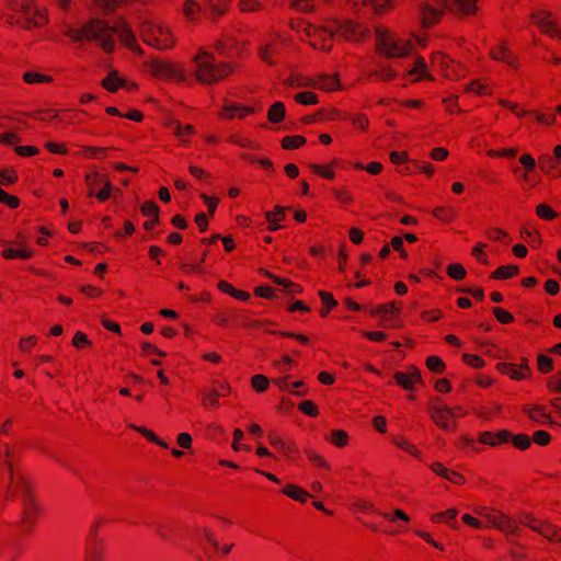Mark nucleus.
Wrapping results in <instances>:
<instances>
[{
	"label": "nucleus",
	"instance_id": "1",
	"mask_svg": "<svg viewBox=\"0 0 561 561\" xmlns=\"http://www.w3.org/2000/svg\"><path fill=\"white\" fill-rule=\"evenodd\" d=\"M65 34L75 42H81L84 38L95 41L106 53H112L115 48L114 35H117L130 49L139 48L134 33L123 20L110 25L104 20L93 18L81 27H68Z\"/></svg>",
	"mask_w": 561,
	"mask_h": 561
},
{
	"label": "nucleus",
	"instance_id": "2",
	"mask_svg": "<svg viewBox=\"0 0 561 561\" xmlns=\"http://www.w3.org/2000/svg\"><path fill=\"white\" fill-rule=\"evenodd\" d=\"M431 2H421L419 5V16L423 26L428 27L435 24L443 15L445 10L456 14H469L476 10V0H432Z\"/></svg>",
	"mask_w": 561,
	"mask_h": 561
},
{
	"label": "nucleus",
	"instance_id": "3",
	"mask_svg": "<svg viewBox=\"0 0 561 561\" xmlns=\"http://www.w3.org/2000/svg\"><path fill=\"white\" fill-rule=\"evenodd\" d=\"M193 60L196 64V79L204 84H211L232 71L230 64L216 65L214 56L207 51H201Z\"/></svg>",
	"mask_w": 561,
	"mask_h": 561
},
{
	"label": "nucleus",
	"instance_id": "4",
	"mask_svg": "<svg viewBox=\"0 0 561 561\" xmlns=\"http://www.w3.org/2000/svg\"><path fill=\"white\" fill-rule=\"evenodd\" d=\"M377 48L389 58L404 57L409 54L410 46L387 35H379Z\"/></svg>",
	"mask_w": 561,
	"mask_h": 561
},
{
	"label": "nucleus",
	"instance_id": "5",
	"mask_svg": "<svg viewBox=\"0 0 561 561\" xmlns=\"http://www.w3.org/2000/svg\"><path fill=\"white\" fill-rule=\"evenodd\" d=\"M335 27L322 28L321 32L328 33L329 37H333L336 33L348 41H359L364 36V30L351 20L335 21Z\"/></svg>",
	"mask_w": 561,
	"mask_h": 561
},
{
	"label": "nucleus",
	"instance_id": "6",
	"mask_svg": "<svg viewBox=\"0 0 561 561\" xmlns=\"http://www.w3.org/2000/svg\"><path fill=\"white\" fill-rule=\"evenodd\" d=\"M12 493L21 500V507L23 508L26 503H37L32 485L24 476L16 477L15 482L7 485V494Z\"/></svg>",
	"mask_w": 561,
	"mask_h": 561
},
{
	"label": "nucleus",
	"instance_id": "7",
	"mask_svg": "<svg viewBox=\"0 0 561 561\" xmlns=\"http://www.w3.org/2000/svg\"><path fill=\"white\" fill-rule=\"evenodd\" d=\"M148 70L156 77L162 79H175L179 81L185 80L183 70L178 69L172 64L164 62L159 59H152L147 64Z\"/></svg>",
	"mask_w": 561,
	"mask_h": 561
},
{
	"label": "nucleus",
	"instance_id": "8",
	"mask_svg": "<svg viewBox=\"0 0 561 561\" xmlns=\"http://www.w3.org/2000/svg\"><path fill=\"white\" fill-rule=\"evenodd\" d=\"M21 16L15 21L24 28L38 27L46 23V18L37 9L24 3L20 4Z\"/></svg>",
	"mask_w": 561,
	"mask_h": 561
},
{
	"label": "nucleus",
	"instance_id": "9",
	"mask_svg": "<svg viewBox=\"0 0 561 561\" xmlns=\"http://www.w3.org/2000/svg\"><path fill=\"white\" fill-rule=\"evenodd\" d=\"M370 313L373 316H381L382 321L387 322L385 324L389 328H396L399 327V323L397 322L396 318L400 313V307L397 306L396 302H389L385 305H379L370 310Z\"/></svg>",
	"mask_w": 561,
	"mask_h": 561
},
{
	"label": "nucleus",
	"instance_id": "10",
	"mask_svg": "<svg viewBox=\"0 0 561 561\" xmlns=\"http://www.w3.org/2000/svg\"><path fill=\"white\" fill-rule=\"evenodd\" d=\"M39 503H26L21 511L20 519L18 524L26 531H31L36 524L38 514L41 513Z\"/></svg>",
	"mask_w": 561,
	"mask_h": 561
},
{
	"label": "nucleus",
	"instance_id": "11",
	"mask_svg": "<svg viewBox=\"0 0 561 561\" xmlns=\"http://www.w3.org/2000/svg\"><path fill=\"white\" fill-rule=\"evenodd\" d=\"M431 416L433 421L443 430L451 431L455 427V424L449 422L448 417L456 416V413L453 409L444 405V407H433L431 410Z\"/></svg>",
	"mask_w": 561,
	"mask_h": 561
},
{
	"label": "nucleus",
	"instance_id": "12",
	"mask_svg": "<svg viewBox=\"0 0 561 561\" xmlns=\"http://www.w3.org/2000/svg\"><path fill=\"white\" fill-rule=\"evenodd\" d=\"M531 19L534 22L542 28L543 32L554 36L558 35L561 38V34L559 33V30L557 28V22L552 18L551 13L548 11H539L535 12L531 15Z\"/></svg>",
	"mask_w": 561,
	"mask_h": 561
},
{
	"label": "nucleus",
	"instance_id": "13",
	"mask_svg": "<svg viewBox=\"0 0 561 561\" xmlns=\"http://www.w3.org/2000/svg\"><path fill=\"white\" fill-rule=\"evenodd\" d=\"M488 519L493 527H495L508 535H514L517 533L518 528L515 525V523L505 515H501V516L489 515Z\"/></svg>",
	"mask_w": 561,
	"mask_h": 561
},
{
	"label": "nucleus",
	"instance_id": "14",
	"mask_svg": "<svg viewBox=\"0 0 561 561\" xmlns=\"http://www.w3.org/2000/svg\"><path fill=\"white\" fill-rule=\"evenodd\" d=\"M16 248L8 247L3 250L2 255L7 260L12 259H30L33 255V251L24 245L23 241L14 242Z\"/></svg>",
	"mask_w": 561,
	"mask_h": 561
},
{
	"label": "nucleus",
	"instance_id": "15",
	"mask_svg": "<svg viewBox=\"0 0 561 561\" xmlns=\"http://www.w3.org/2000/svg\"><path fill=\"white\" fill-rule=\"evenodd\" d=\"M530 529L539 533L549 540H561L560 529L553 525L541 523L540 525H530Z\"/></svg>",
	"mask_w": 561,
	"mask_h": 561
},
{
	"label": "nucleus",
	"instance_id": "16",
	"mask_svg": "<svg viewBox=\"0 0 561 561\" xmlns=\"http://www.w3.org/2000/svg\"><path fill=\"white\" fill-rule=\"evenodd\" d=\"M524 411L528 414V416L539 423V424H546V423H551V419L549 417V415L546 413L545 409L540 405H536L531 409H529L528 407H525L524 408Z\"/></svg>",
	"mask_w": 561,
	"mask_h": 561
},
{
	"label": "nucleus",
	"instance_id": "17",
	"mask_svg": "<svg viewBox=\"0 0 561 561\" xmlns=\"http://www.w3.org/2000/svg\"><path fill=\"white\" fill-rule=\"evenodd\" d=\"M253 112H254V110L249 106H242V105H237V104H227L224 107L222 115L225 117H229V118L234 117V116L244 117L245 115L251 114Z\"/></svg>",
	"mask_w": 561,
	"mask_h": 561
},
{
	"label": "nucleus",
	"instance_id": "18",
	"mask_svg": "<svg viewBox=\"0 0 561 561\" xmlns=\"http://www.w3.org/2000/svg\"><path fill=\"white\" fill-rule=\"evenodd\" d=\"M266 275L274 282L276 283L277 285L279 286H283L284 287V290L289 294V295H294V294H299L301 293L302 288L298 285V284H295V283H291L290 280L286 279V278H280V277H277L275 275H272L270 273H266Z\"/></svg>",
	"mask_w": 561,
	"mask_h": 561
},
{
	"label": "nucleus",
	"instance_id": "19",
	"mask_svg": "<svg viewBox=\"0 0 561 561\" xmlns=\"http://www.w3.org/2000/svg\"><path fill=\"white\" fill-rule=\"evenodd\" d=\"M125 80L121 79L116 71H111L102 81V85L110 92H115L119 87H125Z\"/></svg>",
	"mask_w": 561,
	"mask_h": 561
},
{
	"label": "nucleus",
	"instance_id": "20",
	"mask_svg": "<svg viewBox=\"0 0 561 561\" xmlns=\"http://www.w3.org/2000/svg\"><path fill=\"white\" fill-rule=\"evenodd\" d=\"M283 493L289 496L290 499L302 503L306 502V500L310 496L308 492L294 484H288L283 490Z\"/></svg>",
	"mask_w": 561,
	"mask_h": 561
},
{
	"label": "nucleus",
	"instance_id": "21",
	"mask_svg": "<svg viewBox=\"0 0 561 561\" xmlns=\"http://www.w3.org/2000/svg\"><path fill=\"white\" fill-rule=\"evenodd\" d=\"M268 121L271 123H279L285 117V105L282 102H275L268 110L267 113Z\"/></svg>",
	"mask_w": 561,
	"mask_h": 561
},
{
	"label": "nucleus",
	"instance_id": "22",
	"mask_svg": "<svg viewBox=\"0 0 561 561\" xmlns=\"http://www.w3.org/2000/svg\"><path fill=\"white\" fill-rule=\"evenodd\" d=\"M518 272H519V268L517 265L500 266L492 273V277L496 278V279H506V278L517 275Z\"/></svg>",
	"mask_w": 561,
	"mask_h": 561
},
{
	"label": "nucleus",
	"instance_id": "23",
	"mask_svg": "<svg viewBox=\"0 0 561 561\" xmlns=\"http://www.w3.org/2000/svg\"><path fill=\"white\" fill-rule=\"evenodd\" d=\"M314 87L327 91H333L339 87V80L335 77L323 75L319 77Z\"/></svg>",
	"mask_w": 561,
	"mask_h": 561
},
{
	"label": "nucleus",
	"instance_id": "24",
	"mask_svg": "<svg viewBox=\"0 0 561 561\" xmlns=\"http://www.w3.org/2000/svg\"><path fill=\"white\" fill-rule=\"evenodd\" d=\"M306 142V138L299 135L296 136H287L282 140V146L284 149H296L302 146Z\"/></svg>",
	"mask_w": 561,
	"mask_h": 561
},
{
	"label": "nucleus",
	"instance_id": "25",
	"mask_svg": "<svg viewBox=\"0 0 561 561\" xmlns=\"http://www.w3.org/2000/svg\"><path fill=\"white\" fill-rule=\"evenodd\" d=\"M431 469L436 474H438V476H440V477H443V478H445L447 480H453V476L461 478V476L458 472L445 468L440 462L432 463L431 465Z\"/></svg>",
	"mask_w": 561,
	"mask_h": 561
},
{
	"label": "nucleus",
	"instance_id": "26",
	"mask_svg": "<svg viewBox=\"0 0 561 561\" xmlns=\"http://www.w3.org/2000/svg\"><path fill=\"white\" fill-rule=\"evenodd\" d=\"M492 58L504 61L511 66H515L514 57L504 47H500L492 51Z\"/></svg>",
	"mask_w": 561,
	"mask_h": 561
},
{
	"label": "nucleus",
	"instance_id": "27",
	"mask_svg": "<svg viewBox=\"0 0 561 561\" xmlns=\"http://www.w3.org/2000/svg\"><path fill=\"white\" fill-rule=\"evenodd\" d=\"M536 214L545 220H552L558 216L557 213L546 204H539L536 208Z\"/></svg>",
	"mask_w": 561,
	"mask_h": 561
},
{
	"label": "nucleus",
	"instance_id": "28",
	"mask_svg": "<svg viewBox=\"0 0 561 561\" xmlns=\"http://www.w3.org/2000/svg\"><path fill=\"white\" fill-rule=\"evenodd\" d=\"M208 5L211 14L215 16L222 15L226 12V3L219 0H204Z\"/></svg>",
	"mask_w": 561,
	"mask_h": 561
},
{
	"label": "nucleus",
	"instance_id": "29",
	"mask_svg": "<svg viewBox=\"0 0 561 561\" xmlns=\"http://www.w3.org/2000/svg\"><path fill=\"white\" fill-rule=\"evenodd\" d=\"M394 379L398 385H400L405 390H412L413 389V382L411 380V376L403 371H397L394 374Z\"/></svg>",
	"mask_w": 561,
	"mask_h": 561
},
{
	"label": "nucleus",
	"instance_id": "30",
	"mask_svg": "<svg viewBox=\"0 0 561 561\" xmlns=\"http://www.w3.org/2000/svg\"><path fill=\"white\" fill-rule=\"evenodd\" d=\"M141 213L145 215V216H152L154 217V221H158L159 220V207L158 205L152 202V201H149V202H146L142 206H141Z\"/></svg>",
	"mask_w": 561,
	"mask_h": 561
},
{
	"label": "nucleus",
	"instance_id": "31",
	"mask_svg": "<svg viewBox=\"0 0 561 561\" xmlns=\"http://www.w3.org/2000/svg\"><path fill=\"white\" fill-rule=\"evenodd\" d=\"M295 100L304 105L317 104L318 96L312 92H300L295 95Z\"/></svg>",
	"mask_w": 561,
	"mask_h": 561
},
{
	"label": "nucleus",
	"instance_id": "32",
	"mask_svg": "<svg viewBox=\"0 0 561 561\" xmlns=\"http://www.w3.org/2000/svg\"><path fill=\"white\" fill-rule=\"evenodd\" d=\"M426 366L434 373H442L445 368L444 362L438 356H430L426 359Z\"/></svg>",
	"mask_w": 561,
	"mask_h": 561
},
{
	"label": "nucleus",
	"instance_id": "33",
	"mask_svg": "<svg viewBox=\"0 0 561 561\" xmlns=\"http://www.w3.org/2000/svg\"><path fill=\"white\" fill-rule=\"evenodd\" d=\"M447 273L450 277H453L456 280H460L466 276V270L460 264H451L447 268Z\"/></svg>",
	"mask_w": 561,
	"mask_h": 561
},
{
	"label": "nucleus",
	"instance_id": "34",
	"mask_svg": "<svg viewBox=\"0 0 561 561\" xmlns=\"http://www.w3.org/2000/svg\"><path fill=\"white\" fill-rule=\"evenodd\" d=\"M512 440H513V444L518 449H522V450L527 449L530 446V444H531L530 437L528 435H526V434L515 435V436L512 437Z\"/></svg>",
	"mask_w": 561,
	"mask_h": 561
},
{
	"label": "nucleus",
	"instance_id": "35",
	"mask_svg": "<svg viewBox=\"0 0 561 561\" xmlns=\"http://www.w3.org/2000/svg\"><path fill=\"white\" fill-rule=\"evenodd\" d=\"M364 2L371 5L374 11L378 14L383 13L390 5V0H364Z\"/></svg>",
	"mask_w": 561,
	"mask_h": 561
},
{
	"label": "nucleus",
	"instance_id": "36",
	"mask_svg": "<svg viewBox=\"0 0 561 561\" xmlns=\"http://www.w3.org/2000/svg\"><path fill=\"white\" fill-rule=\"evenodd\" d=\"M252 386L256 391L263 392L268 386V379L263 375H254L252 377Z\"/></svg>",
	"mask_w": 561,
	"mask_h": 561
},
{
	"label": "nucleus",
	"instance_id": "37",
	"mask_svg": "<svg viewBox=\"0 0 561 561\" xmlns=\"http://www.w3.org/2000/svg\"><path fill=\"white\" fill-rule=\"evenodd\" d=\"M493 313L497 321L503 324L511 323L514 320V317L510 312L499 307L493 308Z\"/></svg>",
	"mask_w": 561,
	"mask_h": 561
},
{
	"label": "nucleus",
	"instance_id": "38",
	"mask_svg": "<svg viewBox=\"0 0 561 561\" xmlns=\"http://www.w3.org/2000/svg\"><path fill=\"white\" fill-rule=\"evenodd\" d=\"M0 203L7 204L10 208H16L20 205L18 197L12 196L0 188Z\"/></svg>",
	"mask_w": 561,
	"mask_h": 561
},
{
	"label": "nucleus",
	"instance_id": "39",
	"mask_svg": "<svg viewBox=\"0 0 561 561\" xmlns=\"http://www.w3.org/2000/svg\"><path fill=\"white\" fill-rule=\"evenodd\" d=\"M538 368L541 373H549L553 368V362L550 357L540 354L538 356Z\"/></svg>",
	"mask_w": 561,
	"mask_h": 561
},
{
	"label": "nucleus",
	"instance_id": "40",
	"mask_svg": "<svg viewBox=\"0 0 561 561\" xmlns=\"http://www.w3.org/2000/svg\"><path fill=\"white\" fill-rule=\"evenodd\" d=\"M23 78L27 83L49 82L51 80L50 77L34 72H25Z\"/></svg>",
	"mask_w": 561,
	"mask_h": 561
},
{
	"label": "nucleus",
	"instance_id": "41",
	"mask_svg": "<svg viewBox=\"0 0 561 561\" xmlns=\"http://www.w3.org/2000/svg\"><path fill=\"white\" fill-rule=\"evenodd\" d=\"M299 410L309 416H316L318 409L312 401L306 400L299 403Z\"/></svg>",
	"mask_w": 561,
	"mask_h": 561
},
{
	"label": "nucleus",
	"instance_id": "42",
	"mask_svg": "<svg viewBox=\"0 0 561 561\" xmlns=\"http://www.w3.org/2000/svg\"><path fill=\"white\" fill-rule=\"evenodd\" d=\"M347 434L342 430H335L332 432V443L339 447L344 446L347 443Z\"/></svg>",
	"mask_w": 561,
	"mask_h": 561
},
{
	"label": "nucleus",
	"instance_id": "43",
	"mask_svg": "<svg viewBox=\"0 0 561 561\" xmlns=\"http://www.w3.org/2000/svg\"><path fill=\"white\" fill-rule=\"evenodd\" d=\"M201 10V5L194 0H186L184 4V13L187 18L193 19L195 13Z\"/></svg>",
	"mask_w": 561,
	"mask_h": 561
},
{
	"label": "nucleus",
	"instance_id": "44",
	"mask_svg": "<svg viewBox=\"0 0 561 561\" xmlns=\"http://www.w3.org/2000/svg\"><path fill=\"white\" fill-rule=\"evenodd\" d=\"M462 358L466 362V364H468L474 368H480L484 365V360L477 355H471V354L465 353L462 355Z\"/></svg>",
	"mask_w": 561,
	"mask_h": 561
},
{
	"label": "nucleus",
	"instance_id": "45",
	"mask_svg": "<svg viewBox=\"0 0 561 561\" xmlns=\"http://www.w3.org/2000/svg\"><path fill=\"white\" fill-rule=\"evenodd\" d=\"M392 442L402 448L403 450L410 453L413 456H417L419 451L412 446L410 443H408L404 438L397 439L396 437L392 438Z\"/></svg>",
	"mask_w": 561,
	"mask_h": 561
},
{
	"label": "nucleus",
	"instance_id": "46",
	"mask_svg": "<svg viewBox=\"0 0 561 561\" xmlns=\"http://www.w3.org/2000/svg\"><path fill=\"white\" fill-rule=\"evenodd\" d=\"M18 175L14 171L8 172L7 170L0 171V184L8 185L16 181Z\"/></svg>",
	"mask_w": 561,
	"mask_h": 561
},
{
	"label": "nucleus",
	"instance_id": "47",
	"mask_svg": "<svg viewBox=\"0 0 561 561\" xmlns=\"http://www.w3.org/2000/svg\"><path fill=\"white\" fill-rule=\"evenodd\" d=\"M534 442L540 446H545L550 442V435L546 431H537L534 433Z\"/></svg>",
	"mask_w": 561,
	"mask_h": 561
},
{
	"label": "nucleus",
	"instance_id": "48",
	"mask_svg": "<svg viewBox=\"0 0 561 561\" xmlns=\"http://www.w3.org/2000/svg\"><path fill=\"white\" fill-rule=\"evenodd\" d=\"M173 130L176 136L182 137L184 135H191L194 131V128L192 125L182 126L180 123L175 122Z\"/></svg>",
	"mask_w": 561,
	"mask_h": 561
},
{
	"label": "nucleus",
	"instance_id": "49",
	"mask_svg": "<svg viewBox=\"0 0 561 561\" xmlns=\"http://www.w3.org/2000/svg\"><path fill=\"white\" fill-rule=\"evenodd\" d=\"M144 41L152 46H156L159 49H165V48L170 47L169 43H167L165 41H161L160 38H158L156 36L149 37V36L145 35Z\"/></svg>",
	"mask_w": 561,
	"mask_h": 561
},
{
	"label": "nucleus",
	"instance_id": "50",
	"mask_svg": "<svg viewBox=\"0 0 561 561\" xmlns=\"http://www.w3.org/2000/svg\"><path fill=\"white\" fill-rule=\"evenodd\" d=\"M144 41L152 46H156L159 49H165V48L170 47L169 43H167L165 41H161L160 38H158L156 36L149 37V36L145 35Z\"/></svg>",
	"mask_w": 561,
	"mask_h": 561
},
{
	"label": "nucleus",
	"instance_id": "51",
	"mask_svg": "<svg viewBox=\"0 0 561 561\" xmlns=\"http://www.w3.org/2000/svg\"><path fill=\"white\" fill-rule=\"evenodd\" d=\"M319 296L323 302V305L328 308V309H332L333 307H335L337 305L336 300L333 298V296L329 293H325V291H319Z\"/></svg>",
	"mask_w": 561,
	"mask_h": 561
},
{
	"label": "nucleus",
	"instance_id": "52",
	"mask_svg": "<svg viewBox=\"0 0 561 561\" xmlns=\"http://www.w3.org/2000/svg\"><path fill=\"white\" fill-rule=\"evenodd\" d=\"M220 396V393L217 391V390H211L207 396L204 397L203 399V403L205 405H213V407H217L218 405V397Z\"/></svg>",
	"mask_w": 561,
	"mask_h": 561
},
{
	"label": "nucleus",
	"instance_id": "53",
	"mask_svg": "<svg viewBox=\"0 0 561 561\" xmlns=\"http://www.w3.org/2000/svg\"><path fill=\"white\" fill-rule=\"evenodd\" d=\"M112 191V184L108 181H104V187L100 192H98L95 195L100 202L106 201Z\"/></svg>",
	"mask_w": 561,
	"mask_h": 561
},
{
	"label": "nucleus",
	"instance_id": "54",
	"mask_svg": "<svg viewBox=\"0 0 561 561\" xmlns=\"http://www.w3.org/2000/svg\"><path fill=\"white\" fill-rule=\"evenodd\" d=\"M14 150L20 156H34L38 152V149L33 146H19Z\"/></svg>",
	"mask_w": 561,
	"mask_h": 561
},
{
	"label": "nucleus",
	"instance_id": "55",
	"mask_svg": "<svg viewBox=\"0 0 561 561\" xmlns=\"http://www.w3.org/2000/svg\"><path fill=\"white\" fill-rule=\"evenodd\" d=\"M517 153V149L511 148V149H502L499 151L492 150L489 152L491 157H508L514 158Z\"/></svg>",
	"mask_w": 561,
	"mask_h": 561
},
{
	"label": "nucleus",
	"instance_id": "56",
	"mask_svg": "<svg viewBox=\"0 0 561 561\" xmlns=\"http://www.w3.org/2000/svg\"><path fill=\"white\" fill-rule=\"evenodd\" d=\"M104 181L105 180H103V178L96 172L92 174H87L85 176V182L90 187H93L102 183L104 184Z\"/></svg>",
	"mask_w": 561,
	"mask_h": 561
},
{
	"label": "nucleus",
	"instance_id": "57",
	"mask_svg": "<svg viewBox=\"0 0 561 561\" xmlns=\"http://www.w3.org/2000/svg\"><path fill=\"white\" fill-rule=\"evenodd\" d=\"M374 75L378 76L381 80H390L396 77V71L390 67H383L380 71L374 72Z\"/></svg>",
	"mask_w": 561,
	"mask_h": 561
},
{
	"label": "nucleus",
	"instance_id": "58",
	"mask_svg": "<svg viewBox=\"0 0 561 561\" xmlns=\"http://www.w3.org/2000/svg\"><path fill=\"white\" fill-rule=\"evenodd\" d=\"M255 295L263 298H273L275 297L274 290L268 286H260L254 290Z\"/></svg>",
	"mask_w": 561,
	"mask_h": 561
},
{
	"label": "nucleus",
	"instance_id": "59",
	"mask_svg": "<svg viewBox=\"0 0 561 561\" xmlns=\"http://www.w3.org/2000/svg\"><path fill=\"white\" fill-rule=\"evenodd\" d=\"M480 442L482 444L495 446L496 445V434H493L491 432H483L480 435Z\"/></svg>",
	"mask_w": 561,
	"mask_h": 561
},
{
	"label": "nucleus",
	"instance_id": "60",
	"mask_svg": "<svg viewBox=\"0 0 561 561\" xmlns=\"http://www.w3.org/2000/svg\"><path fill=\"white\" fill-rule=\"evenodd\" d=\"M72 344L76 347H82L83 345L89 344L88 337L82 332H77L73 336Z\"/></svg>",
	"mask_w": 561,
	"mask_h": 561
},
{
	"label": "nucleus",
	"instance_id": "61",
	"mask_svg": "<svg viewBox=\"0 0 561 561\" xmlns=\"http://www.w3.org/2000/svg\"><path fill=\"white\" fill-rule=\"evenodd\" d=\"M178 444L182 447V448H190L191 445H192V436L187 433H181L179 434L178 436Z\"/></svg>",
	"mask_w": 561,
	"mask_h": 561
},
{
	"label": "nucleus",
	"instance_id": "62",
	"mask_svg": "<svg viewBox=\"0 0 561 561\" xmlns=\"http://www.w3.org/2000/svg\"><path fill=\"white\" fill-rule=\"evenodd\" d=\"M391 245L396 251L400 252L403 257L407 256V252L403 250V239L401 237H393Z\"/></svg>",
	"mask_w": 561,
	"mask_h": 561
},
{
	"label": "nucleus",
	"instance_id": "63",
	"mask_svg": "<svg viewBox=\"0 0 561 561\" xmlns=\"http://www.w3.org/2000/svg\"><path fill=\"white\" fill-rule=\"evenodd\" d=\"M508 375L514 380H520L528 377L526 373H523L518 369V366L516 364H513V369H510Z\"/></svg>",
	"mask_w": 561,
	"mask_h": 561
},
{
	"label": "nucleus",
	"instance_id": "64",
	"mask_svg": "<svg viewBox=\"0 0 561 561\" xmlns=\"http://www.w3.org/2000/svg\"><path fill=\"white\" fill-rule=\"evenodd\" d=\"M547 383L551 390L561 392V376L560 377L553 376V377L549 378Z\"/></svg>",
	"mask_w": 561,
	"mask_h": 561
}]
</instances>
